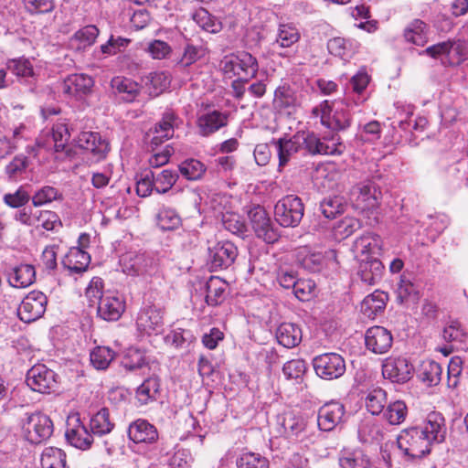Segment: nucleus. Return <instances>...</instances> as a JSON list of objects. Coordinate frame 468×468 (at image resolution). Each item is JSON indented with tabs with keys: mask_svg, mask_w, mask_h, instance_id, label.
Wrapping results in <instances>:
<instances>
[{
	"mask_svg": "<svg viewBox=\"0 0 468 468\" xmlns=\"http://www.w3.org/2000/svg\"><path fill=\"white\" fill-rule=\"evenodd\" d=\"M122 271L131 276L162 277L159 260L149 253L127 252L120 260Z\"/></svg>",
	"mask_w": 468,
	"mask_h": 468,
	"instance_id": "obj_1",
	"label": "nucleus"
},
{
	"mask_svg": "<svg viewBox=\"0 0 468 468\" xmlns=\"http://www.w3.org/2000/svg\"><path fill=\"white\" fill-rule=\"evenodd\" d=\"M296 136H299L301 150H305L312 155H340L346 150V145L340 141L337 134H333L330 138L324 136L323 140L314 133H297Z\"/></svg>",
	"mask_w": 468,
	"mask_h": 468,
	"instance_id": "obj_2",
	"label": "nucleus"
},
{
	"mask_svg": "<svg viewBox=\"0 0 468 468\" xmlns=\"http://www.w3.org/2000/svg\"><path fill=\"white\" fill-rule=\"evenodd\" d=\"M22 431L27 441L39 444L46 441L53 433V421L41 411L26 413L22 420Z\"/></svg>",
	"mask_w": 468,
	"mask_h": 468,
	"instance_id": "obj_3",
	"label": "nucleus"
},
{
	"mask_svg": "<svg viewBox=\"0 0 468 468\" xmlns=\"http://www.w3.org/2000/svg\"><path fill=\"white\" fill-rule=\"evenodd\" d=\"M398 447L411 459L422 458L429 454L431 443L418 426L403 430L397 439Z\"/></svg>",
	"mask_w": 468,
	"mask_h": 468,
	"instance_id": "obj_4",
	"label": "nucleus"
},
{
	"mask_svg": "<svg viewBox=\"0 0 468 468\" xmlns=\"http://www.w3.org/2000/svg\"><path fill=\"white\" fill-rule=\"evenodd\" d=\"M319 109H314V113L318 115ZM321 122L333 131H345L351 125L352 115L349 105L345 101L333 103L324 101L321 104Z\"/></svg>",
	"mask_w": 468,
	"mask_h": 468,
	"instance_id": "obj_5",
	"label": "nucleus"
},
{
	"mask_svg": "<svg viewBox=\"0 0 468 468\" xmlns=\"http://www.w3.org/2000/svg\"><path fill=\"white\" fill-rule=\"evenodd\" d=\"M304 214L302 199L294 195H288L280 199L274 207L276 222L283 228L297 227Z\"/></svg>",
	"mask_w": 468,
	"mask_h": 468,
	"instance_id": "obj_6",
	"label": "nucleus"
},
{
	"mask_svg": "<svg viewBox=\"0 0 468 468\" xmlns=\"http://www.w3.org/2000/svg\"><path fill=\"white\" fill-rule=\"evenodd\" d=\"M313 367L315 374L326 380L339 378L346 372L344 357L335 352L318 355L313 358Z\"/></svg>",
	"mask_w": 468,
	"mask_h": 468,
	"instance_id": "obj_7",
	"label": "nucleus"
},
{
	"mask_svg": "<svg viewBox=\"0 0 468 468\" xmlns=\"http://www.w3.org/2000/svg\"><path fill=\"white\" fill-rule=\"evenodd\" d=\"M135 324L139 336L157 335L164 330V312L155 305L144 306L140 309Z\"/></svg>",
	"mask_w": 468,
	"mask_h": 468,
	"instance_id": "obj_8",
	"label": "nucleus"
},
{
	"mask_svg": "<svg viewBox=\"0 0 468 468\" xmlns=\"http://www.w3.org/2000/svg\"><path fill=\"white\" fill-rule=\"evenodd\" d=\"M220 67L226 75L239 76L244 73L248 78L256 77L259 70L256 58L248 52L226 56L221 60Z\"/></svg>",
	"mask_w": 468,
	"mask_h": 468,
	"instance_id": "obj_9",
	"label": "nucleus"
},
{
	"mask_svg": "<svg viewBox=\"0 0 468 468\" xmlns=\"http://www.w3.org/2000/svg\"><path fill=\"white\" fill-rule=\"evenodd\" d=\"M251 227L259 239L266 243L272 244L280 238L277 228L274 227L271 218L262 207H255L249 212Z\"/></svg>",
	"mask_w": 468,
	"mask_h": 468,
	"instance_id": "obj_10",
	"label": "nucleus"
},
{
	"mask_svg": "<svg viewBox=\"0 0 468 468\" xmlns=\"http://www.w3.org/2000/svg\"><path fill=\"white\" fill-rule=\"evenodd\" d=\"M58 375L43 364L35 365L27 374V385L34 391L50 393L57 388Z\"/></svg>",
	"mask_w": 468,
	"mask_h": 468,
	"instance_id": "obj_11",
	"label": "nucleus"
},
{
	"mask_svg": "<svg viewBox=\"0 0 468 468\" xmlns=\"http://www.w3.org/2000/svg\"><path fill=\"white\" fill-rule=\"evenodd\" d=\"M47 303V296L42 292H30L23 299L17 309L20 320L25 323H31L40 318L46 311Z\"/></svg>",
	"mask_w": 468,
	"mask_h": 468,
	"instance_id": "obj_12",
	"label": "nucleus"
},
{
	"mask_svg": "<svg viewBox=\"0 0 468 468\" xmlns=\"http://www.w3.org/2000/svg\"><path fill=\"white\" fill-rule=\"evenodd\" d=\"M238 249L231 241H218L208 248V261L213 271L227 269L235 261Z\"/></svg>",
	"mask_w": 468,
	"mask_h": 468,
	"instance_id": "obj_13",
	"label": "nucleus"
},
{
	"mask_svg": "<svg viewBox=\"0 0 468 468\" xmlns=\"http://www.w3.org/2000/svg\"><path fill=\"white\" fill-rule=\"evenodd\" d=\"M382 375L392 383L404 384L413 376V366L404 357H388L382 365Z\"/></svg>",
	"mask_w": 468,
	"mask_h": 468,
	"instance_id": "obj_14",
	"label": "nucleus"
},
{
	"mask_svg": "<svg viewBox=\"0 0 468 468\" xmlns=\"http://www.w3.org/2000/svg\"><path fill=\"white\" fill-rule=\"evenodd\" d=\"M345 406L338 401L324 404L318 410L317 426L323 431H331L344 422Z\"/></svg>",
	"mask_w": 468,
	"mask_h": 468,
	"instance_id": "obj_15",
	"label": "nucleus"
},
{
	"mask_svg": "<svg viewBox=\"0 0 468 468\" xmlns=\"http://www.w3.org/2000/svg\"><path fill=\"white\" fill-rule=\"evenodd\" d=\"M281 426L282 433L289 440L303 441L310 433L308 419L303 415L284 413Z\"/></svg>",
	"mask_w": 468,
	"mask_h": 468,
	"instance_id": "obj_16",
	"label": "nucleus"
},
{
	"mask_svg": "<svg viewBox=\"0 0 468 468\" xmlns=\"http://www.w3.org/2000/svg\"><path fill=\"white\" fill-rule=\"evenodd\" d=\"M93 86V79L83 73L69 75L61 83L63 94L76 100H81L91 93Z\"/></svg>",
	"mask_w": 468,
	"mask_h": 468,
	"instance_id": "obj_17",
	"label": "nucleus"
},
{
	"mask_svg": "<svg viewBox=\"0 0 468 468\" xmlns=\"http://www.w3.org/2000/svg\"><path fill=\"white\" fill-rule=\"evenodd\" d=\"M77 144L80 148L92 154L93 162H100L106 157L110 150L109 143L99 133L82 132L79 134Z\"/></svg>",
	"mask_w": 468,
	"mask_h": 468,
	"instance_id": "obj_18",
	"label": "nucleus"
},
{
	"mask_svg": "<svg viewBox=\"0 0 468 468\" xmlns=\"http://www.w3.org/2000/svg\"><path fill=\"white\" fill-rule=\"evenodd\" d=\"M366 346L375 354H385L392 346L393 336L389 330L376 325L368 328L365 335Z\"/></svg>",
	"mask_w": 468,
	"mask_h": 468,
	"instance_id": "obj_19",
	"label": "nucleus"
},
{
	"mask_svg": "<svg viewBox=\"0 0 468 468\" xmlns=\"http://www.w3.org/2000/svg\"><path fill=\"white\" fill-rule=\"evenodd\" d=\"M418 427L422 430L424 436L431 444L441 443L445 441L447 428L445 418L441 412H430L423 424Z\"/></svg>",
	"mask_w": 468,
	"mask_h": 468,
	"instance_id": "obj_20",
	"label": "nucleus"
},
{
	"mask_svg": "<svg viewBox=\"0 0 468 468\" xmlns=\"http://www.w3.org/2000/svg\"><path fill=\"white\" fill-rule=\"evenodd\" d=\"M127 433L134 443L153 444L159 438L156 427L144 419H137L130 423Z\"/></svg>",
	"mask_w": 468,
	"mask_h": 468,
	"instance_id": "obj_21",
	"label": "nucleus"
},
{
	"mask_svg": "<svg viewBox=\"0 0 468 468\" xmlns=\"http://www.w3.org/2000/svg\"><path fill=\"white\" fill-rule=\"evenodd\" d=\"M5 274L9 284L16 288L28 287L36 280V271L34 266L27 263L7 265Z\"/></svg>",
	"mask_w": 468,
	"mask_h": 468,
	"instance_id": "obj_22",
	"label": "nucleus"
},
{
	"mask_svg": "<svg viewBox=\"0 0 468 468\" xmlns=\"http://www.w3.org/2000/svg\"><path fill=\"white\" fill-rule=\"evenodd\" d=\"M124 310L125 302L122 297L106 295L99 300L97 314L105 321L114 322L121 318Z\"/></svg>",
	"mask_w": 468,
	"mask_h": 468,
	"instance_id": "obj_23",
	"label": "nucleus"
},
{
	"mask_svg": "<svg viewBox=\"0 0 468 468\" xmlns=\"http://www.w3.org/2000/svg\"><path fill=\"white\" fill-rule=\"evenodd\" d=\"M375 178L366 181L359 188L357 202L363 210L372 211L380 205L382 199L381 187L375 181Z\"/></svg>",
	"mask_w": 468,
	"mask_h": 468,
	"instance_id": "obj_24",
	"label": "nucleus"
},
{
	"mask_svg": "<svg viewBox=\"0 0 468 468\" xmlns=\"http://www.w3.org/2000/svg\"><path fill=\"white\" fill-rule=\"evenodd\" d=\"M197 124L202 136H209L228 124V114L212 111L198 116Z\"/></svg>",
	"mask_w": 468,
	"mask_h": 468,
	"instance_id": "obj_25",
	"label": "nucleus"
},
{
	"mask_svg": "<svg viewBox=\"0 0 468 468\" xmlns=\"http://www.w3.org/2000/svg\"><path fill=\"white\" fill-rule=\"evenodd\" d=\"M383 271L384 265L378 259L367 256L359 263L357 275L365 284L374 285L381 280Z\"/></svg>",
	"mask_w": 468,
	"mask_h": 468,
	"instance_id": "obj_26",
	"label": "nucleus"
},
{
	"mask_svg": "<svg viewBox=\"0 0 468 468\" xmlns=\"http://www.w3.org/2000/svg\"><path fill=\"white\" fill-rule=\"evenodd\" d=\"M430 26L421 19L411 20L403 29V37L406 42L424 47L429 40Z\"/></svg>",
	"mask_w": 468,
	"mask_h": 468,
	"instance_id": "obj_27",
	"label": "nucleus"
},
{
	"mask_svg": "<svg viewBox=\"0 0 468 468\" xmlns=\"http://www.w3.org/2000/svg\"><path fill=\"white\" fill-rule=\"evenodd\" d=\"M298 139L299 136H296V134L290 138L272 139L271 144L275 146L278 154L279 170L286 166L295 154L302 151Z\"/></svg>",
	"mask_w": 468,
	"mask_h": 468,
	"instance_id": "obj_28",
	"label": "nucleus"
},
{
	"mask_svg": "<svg viewBox=\"0 0 468 468\" xmlns=\"http://www.w3.org/2000/svg\"><path fill=\"white\" fill-rule=\"evenodd\" d=\"M360 44L353 38L333 37L327 42V49L333 56L349 60L359 49Z\"/></svg>",
	"mask_w": 468,
	"mask_h": 468,
	"instance_id": "obj_29",
	"label": "nucleus"
},
{
	"mask_svg": "<svg viewBox=\"0 0 468 468\" xmlns=\"http://www.w3.org/2000/svg\"><path fill=\"white\" fill-rule=\"evenodd\" d=\"M111 87L113 93L124 102L134 101L140 93L139 84L125 77H114L111 80Z\"/></svg>",
	"mask_w": 468,
	"mask_h": 468,
	"instance_id": "obj_30",
	"label": "nucleus"
},
{
	"mask_svg": "<svg viewBox=\"0 0 468 468\" xmlns=\"http://www.w3.org/2000/svg\"><path fill=\"white\" fill-rule=\"evenodd\" d=\"M388 300V293L376 290L362 301L361 312L367 318L374 319L378 314L384 312Z\"/></svg>",
	"mask_w": 468,
	"mask_h": 468,
	"instance_id": "obj_31",
	"label": "nucleus"
},
{
	"mask_svg": "<svg viewBox=\"0 0 468 468\" xmlns=\"http://www.w3.org/2000/svg\"><path fill=\"white\" fill-rule=\"evenodd\" d=\"M90 263V254L80 247L71 248L61 261L64 268L75 273L85 271Z\"/></svg>",
	"mask_w": 468,
	"mask_h": 468,
	"instance_id": "obj_32",
	"label": "nucleus"
},
{
	"mask_svg": "<svg viewBox=\"0 0 468 468\" xmlns=\"http://www.w3.org/2000/svg\"><path fill=\"white\" fill-rule=\"evenodd\" d=\"M276 338L286 348L297 346L303 338L301 327L293 323H282L276 330Z\"/></svg>",
	"mask_w": 468,
	"mask_h": 468,
	"instance_id": "obj_33",
	"label": "nucleus"
},
{
	"mask_svg": "<svg viewBox=\"0 0 468 468\" xmlns=\"http://www.w3.org/2000/svg\"><path fill=\"white\" fill-rule=\"evenodd\" d=\"M65 436L70 445L82 451L90 449L93 442L92 434L80 422L76 427L68 429Z\"/></svg>",
	"mask_w": 468,
	"mask_h": 468,
	"instance_id": "obj_34",
	"label": "nucleus"
},
{
	"mask_svg": "<svg viewBox=\"0 0 468 468\" xmlns=\"http://www.w3.org/2000/svg\"><path fill=\"white\" fill-rule=\"evenodd\" d=\"M227 283L218 277L211 276L206 282V302L208 305L221 304L226 298Z\"/></svg>",
	"mask_w": 468,
	"mask_h": 468,
	"instance_id": "obj_35",
	"label": "nucleus"
},
{
	"mask_svg": "<svg viewBox=\"0 0 468 468\" xmlns=\"http://www.w3.org/2000/svg\"><path fill=\"white\" fill-rule=\"evenodd\" d=\"M442 368L433 360H426L420 364L418 378L428 387L437 386L441 379Z\"/></svg>",
	"mask_w": 468,
	"mask_h": 468,
	"instance_id": "obj_36",
	"label": "nucleus"
},
{
	"mask_svg": "<svg viewBox=\"0 0 468 468\" xmlns=\"http://www.w3.org/2000/svg\"><path fill=\"white\" fill-rule=\"evenodd\" d=\"M347 203L344 197L330 196L320 202V211L324 218L332 219L345 212Z\"/></svg>",
	"mask_w": 468,
	"mask_h": 468,
	"instance_id": "obj_37",
	"label": "nucleus"
},
{
	"mask_svg": "<svg viewBox=\"0 0 468 468\" xmlns=\"http://www.w3.org/2000/svg\"><path fill=\"white\" fill-rule=\"evenodd\" d=\"M192 18L202 29L210 33H218L223 27L222 22L203 7L196 10Z\"/></svg>",
	"mask_w": 468,
	"mask_h": 468,
	"instance_id": "obj_38",
	"label": "nucleus"
},
{
	"mask_svg": "<svg viewBox=\"0 0 468 468\" xmlns=\"http://www.w3.org/2000/svg\"><path fill=\"white\" fill-rule=\"evenodd\" d=\"M160 393V380L157 377L146 378L136 390V397L141 404L156 400Z\"/></svg>",
	"mask_w": 468,
	"mask_h": 468,
	"instance_id": "obj_39",
	"label": "nucleus"
},
{
	"mask_svg": "<svg viewBox=\"0 0 468 468\" xmlns=\"http://www.w3.org/2000/svg\"><path fill=\"white\" fill-rule=\"evenodd\" d=\"M442 337L447 342L454 343L456 348H463L468 343V335L457 320L451 321L444 328Z\"/></svg>",
	"mask_w": 468,
	"mask_h": 468,
	"instance_id": "obj_40",
	"label": "nucleus"
},
{
	"mask_svg": "<svg viewBox=\"0 0 468 468\" xmlns=\"http://www.w3.org/2000/svg\"><path fill=\"white\" fill-rule=\"evenodd\" d=\"M155 222L164 231L175 230L181 226V218L175 209L164 207L156 214Z\"/></svg>",
	"mask_w": 468,
	"mask_h": 468,
	"instance_id": "obj_41",
	"label": "nucleus"
},
{
	"mask_svg": "<svg viewBox=\"0 0 468 468\" xmlns=\"http://www.w3.org/2000/svg\"><path fill=\"white\" fill-rule=\"evenodd\" d=\"M370 460L362 450L346 452L339 458L341 468H370Z\"/></svg>",
	"mask_w": 468,
	"mask_h": 468,
	"instance_id": "obj_42",
	"label": "nucleus"
},
{
	"mask_svg": "<svg viewBox=\"0 0 468 468\" xmlns=\"http://www.w3.org/2000/svg\"><path fill=\"white\" fill-rule=\"evenodd\" d=\"M114 424L110 420L109 410L102 408L90 420V428L94 435L102 436L112 431Z\"/></svg>",
	"mask_w": 468,
	"mask_h": 468,
	"instance_id": "obj_43",
	"label": "nucleus"
},
{
	"mask_svg": "<svg viewBox=\"0 0 468 468\" xmlns=\"http://www.w3.org/2000/svg\"><path fill=\"white\" fill-rule=\"evenodd\" d=\"M116 353L108 346H96L90 354V364L97 370H105L109 367Z\"/></svg>",
	"mask_w": 468,
	"mask_h": 468,
	"instance_id": "obj_44",
	"label": "nucleus"
},
{
	"mask_svg": "<svg viewBox=\"0 0 468 468\" xmlns=\"http://www.w3.org/2000/svg\"><path fill=\"white\" fill-rule=\"evenodd\" d=\"M40 465L41 468H65L66 453L61 449L48 447L41 454Z\"/></svg>",
	"mask_w": 468,
	"mask_h": 468,
	"instance_id": "obj_45",
	"label": "nucleus"
},
{
	"mask_svg": "<svg viewBox=\"0 0 468 468\" xmlns=\"http://www.w3.org/2000/svg\"><path fill=\"white\" fill-rule=\"evenodd\" d=\"M164 340L167 346L175 348H187L196 340V337L190 330L176 328L170 331Z\"/></svg>",
	"mask_w": 468,
	"mask_h": 468,
	"instance_id": "obj_46",
	"label": "nucleus"
},
{
	"mask_svg": "<svg viewBox=\"0 0 468 468\" xmlns=\"http://www.w3.org/2000/svg\"><path fill=\"white\" fill-rule=\"evenodd\" d=\"M176 114L172 111H166L162 119L154 125V130H150L147 136H150L151 133H162L163 138H172L175 133V127L176 126L177 121Z\"/></svg>",
	"mask_w": 468,
	"mask_h": 468,
	"instance_id": "obj_47",
	"label": "nucleus"
},
{
	"mask_svg": "<svg viewBox=\"0 0 468 468\" xmlns=\"http://www.w3.org/2000/svg\"><path fill=\"white\" fill-rule=\"evenodd\" d=\"M180 174L187 180H199L206 173L207 167L197 159L190 158L178 165Z\"/></svg>",
	"mask_w": 468,
	"mask_h": 468,
	"instance_id": "obj_48",
	"label": "nucleus"
},
{
	"mask_svg": "<svg viewBox=\"0 0 468 468\" xmlns=\"http://www.w3.org/2000/svg\"><path fill=\"white\" fill-rule=\"evenodd\" d=\"M151 97H156L169 85L167 76L164 72H151L143 79Z\"/></svg>",
	"mask_w": 468,
	"mask_h": 468,
	"instance_id": "obj_49",
	"label": "nucleus"
},
{
	"mask_svg": "<svg viewBox=\"0 0 468 468\" xmlns=\"http://www.w3.org/2000/svg\"><path fill=\"white\" fill-rule=\"evenodd\" d=\"M273 107L278 111L292 108L296 104L294 91L289 86H280L274 91Z\"/></svg>",
	"mask_w": 468,
	"mask_h": 468,
	"instance_id": "obj_50",
	"label": "nucleus"
},
{
	"mask_svg": "<svg viewBox=\"0 0 468 468\" xmlns=\"http://www.w3.org/2000/svg\"><path fill=\"white\" fill-rule=\"evenodd\" d=\"M386 404L387 393L381 388L372 389L366 397V407L372 415L383 412Z\"/></svg>",
	"mask_w": 468,
	"mask_h": 468,
	"instance_id": "obj_51",
	"label": "nucleus"
},
{
	"mask_svg": "<svg viewBox=\"0 0 468 468\" xmlns=\"http://www.w3.org/2000/svg\"><path fill=\"white\" fill-rule=\"evenodd\" d=\"M205 54L206 49L202 45L187 43L184 48L182 56L176 61V66L186 69L202 58Z\"/></svg>",
	"mask_w": 468,
	"mask_h": 468,
	"instance_id": "obj_52",
	"label": "nucleus"
},
{
	"mask_svg": "<svg viewBox=\"0 0 468 468\" xmlns=\"http://www.w3.org/2000/svg\"><path fill=\"white\" fill-rule=\"evenodd\" d=\"M408 409L404 401L396 400L387 407L384 411V418L391 425H398L406 419Z\"/></svg>",
	"mask_w": 468,
	"mask_h": 468,
	"instance_id": "obj_53",
	"label": "nucleus"
},
{
	"mask_svg": "<svg viewBox=\"0 0 468 468\" xmlns=\"http://www.w3.org/2000/svg\"><path fill=\"white\" fill-rule=\"evenodd\" d=\"M238 468H270L269 460L255 452H245L237 458Z\"/></svg>",
	"mask_w": 468,
	"mask_h": 468,
	"instance_id": "obj_54",
	"label": "nucleus"
},
{
	"mask_svg": "<svg viewBox=\"0 0 468 468\" xmlns=\"http://www.w3.org/2000/svg\"><path fill=\"white\" fill-rule=\"evenodd\" d=\"M179 176L176 171L165 169L154 175V190L159 194H165L176 183Z\"/></svg>",
	"mask_w": 468,
	"mask_h": 468,
	"instance_id": "obj_55",
	"label": "nucleus"
},
{
	"mask_svg": "<svg viewBox=\"0 0 468 468\" xmlns=\"http://www.w3.org/2000/svg\"><path fill=\"white\" fill-rule=\"evenodd\" d=\"M222 224L225 229L239 237H244L247 232V226L245 221L239 215L237 214H223Z\"/></svg>",
	"mask_w": 468,
	"mask_h": 468,
	"instance_id": "obj_56",
	"label": "nucleus"
},
{
	"mask_svg": "<svg viewBox=\"0 0 468 468\" xmlns=\"http://www.w3.org/2000/svg\"><path fill=\"white\" fill-rule=\"evenodd\" d=\"M123 367L129 371L141 369L147 365L145 355L137 348L128 349L122 362Z\"/></svg>",
	"mask_w": 468,
	"mask_h": 468,
	"instance_id": "obj_57",
	"label": "nucleus"
},
{
	"mask_svg": "<svg viewBox=\"0 0 468 468\" xmlns=\"http://www.w3.org/2000/svg\"><path fill=\"white\" fill-rule=\"evenodd\" d=\"M62 199L63 195L57 188L50 186H45L33 196L32 203L35 207H39L55 200Z\"/></svg>",
	"mask_w": 468,
	"mask_h": 468,
	"instance_id": "obj_58",
	"label": "nucleus"
},
{
	"mask_svg": "<svg viewBox=\"0 0 468 468\" xmlns=\"http://www.w3.org/2000/svg\"><path fill=\"white\" fill-rule=\"evenodd\" d=\"M299 39L300 34L294 27L290 25H280L276 42L282 48H289L298 42Z\"/></svg>",
	"mask_w": 468,
	"mask_h": 468,
	"instance_id": "obj_59",
	"label": "nucleus"
},
{
	"mask_svg": "<svg viewBox=\"0 0 468 468\" xmlns=\"http://www.w3.org/2000/svg\"><path fill=\"white\" fill-rule=\"evenodd\" d=\"M28 166V158L24 154L16 155L13 160L5 166V173L10 179H16L25 173Z\"/></svg>",
	"mask_w": 468,
	"mask_h": 468,
	"instance_id": "obj_60",
	"label": "nucleus"
},
{
	"mask_svg": "<svg viewBox=\"0 0 468 468\" xmlns=\"http://www.w3.org/2000/svg\"><path fill=\"white\" fill-rule=\"evenodd\" d=\"M27 11L32 15L47 14L53 11L54 0H24Z\"/></svg>",
	"mask_w": 468,
	"mask_h": 468,
	"instance_id": "obj_61",
	"label": "nucleus"
},
{
	"mask_svg": "<svg viewBox=\"0 0 468 468\" xmlns=\"http://www.w3.org/2000/svg\"><path fill=\"white\" fill-rule=\"evenodd\" d=\"M306 370V364L303 359H292L283 365L282 372L287 379H297Z\"/></svg>",
	"mask_w": 468,
	"mask_h": 468,
	"instance_id": "obj_62",
	"label": "nucleus"
},
{
	"mask_svg": "<svg viewBox=\"0 0 468 468\" xmlns=\"http://www.w3.org/2000/svg\"><path fill=\"white\" fill-rule=\"evenodd\" d=\"M52 136L56 152H62L70 137L67 125L63 123L56 124L52 129Z\"/></svg>",
	"mask_w": 468,
	"mask_h": 468,
	"instance_id": "obj_63",
	"label": "nucleus"
},
{
	"mask_svg": "<svg viewBox=\"0 0 468 468\" xmlns=\"http://www.w3.org/2000/svg\"><path fill=\"white\" fill-rule=\"evenodd\" d=\"M7 68L18 77H29L33 75V67L27 58H15L7 62Z\"/></svg>",
	"mask_w": 468,
	"mask_h": 468,
	"instance_id": "obj_64",
	"label": "nucleus"
}]
</instances>
